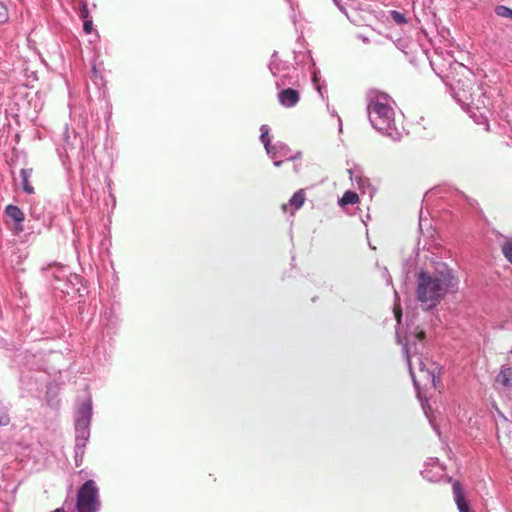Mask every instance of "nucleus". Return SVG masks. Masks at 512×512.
Returning <instances> with one entry per match:
<instances>
[{
	"label": "nucleus",
	"mask_w": 512,
	"mask_h": 512,
	"mask_svg": "<svg viewBox=\"0 0 512 512\" xmlns=\"http://www.w3.org/2000/svg\"><path fill=\"white\" fill-rule=\"evenodd\" d=\"M453 276L450 272H437L429 274L420 272L417 280L416 298L425 309L437 306L453 285Z\"/></svg>",
	"instance_id": "f257e3e1"
},
{
	"label": "nucleus",
	"mask_w": 512,
	"mask_h": 512,
	"mask_svg": "<svg viewBox=\"0 0 512 512\" xmlns=\"http://www.w3.org/2000/svg\"><path fill=\"white\" fill-rule=\"evenodd\" d=\"M367 111L372 126L380 131L388 129L394 119L390 97L375 90L369 93Z\"/></svg>",
	"instance_id": "f03ea898"
},
{
	"label": "nucleus",
	"mask_w": 512,
	"mask_h": 512,
	"mask_svg": "<svg viewBox=\"0 0 512 512\" xmlns=\"http://www.w3.org/2000/svg\"><path fill=\"white\" fill-rule=\"evenodd\" d=\"M408 366L415 383L417 382L415 375V369L417 368L419 372V380L423 382L424 385L430 383L434 388H438L440 385L441 367L436 362L420 356L416 357L415 361L408 357Z\"/></svg>",
	"instance_id": "7ed1b4c3"
},
{
	"label": "nucleus",
	"mask_w": 512,
	"mask_h": 512,
	"mask_svg": "<svg viewBox=\"0 0 512 512\" xmlns=\"http://www.w3.org/2000/svg\"><path fill=\"white\" fill-rule=\"evenodd\" d=\"M100 506L98 488L95 481H86L79 489L77 494L78 512H97Z\"/></svg>",
	"instance_id": "20e7f679"
},
{
	"label": "nucleus",
	"mask_w": 512,
	"mask_h": 512,
	"mask_svg": "<svg viewBox=\"0 0 512 512\" xmlns=\"http://www.w3.org/2000/svg\"><path fill=\"white\" fill-rule=\"evenodd\" d=\"M306 193L304 189H299L296 191L292 197L290 198L288 203H284L281 206V209L284 213H290L294 215L297 210H299L305 203Z\"/></svg>",
	"instance_id": "39448f33"
},
{
	"label": "nucleus",
	"mask_w": 512,
	"mask_h": 512,
	"mask_svg": "<svg viewBox=\"0 0 512 512\" xmlns=\"http://www.w3.org/2000/svg\"><path fill=\"white\" fill-rule=\"evenodd\" d=\"M300 100V94L292 88L283 89L278 93L279 103L287 108L294 107Z\"/></svg>",
	"instance_id": "423d86ee"
},
{
	"label": "nucleus",
	"mask_w": 512,
	"mask_h": 512,
	"mask_svg": "<svg viewBox=\"0 0 512 512\" xmlns=\"http://www.w3.org/2000/svg\"><path fill=\"white\" fill-rule=\"evenodd\" d=\"M454 500L459 512L471 511L468 501L465 498L464 489L459 481H455L452 486Z\"/></svg>",
	"instance_id": "0eeeda50"
},
{
	"label": "nucleus",
	"mask_w": 512,
	"mask_h": 512,
	"mask_svg": "<svg viewBox=\"0 0 512 512\" xmlns=\"http://www.w3.org/2000/svg\"><path fill=\"white\" fill-rule=\"evenodd\" d=\"M495 383L504 388H512V367L503 366L495 378Z\"/></svg>",
	"instance_id": "6e6552de"
},
{
	"label": "nucleus",
	"mask_w": 512,
	"mask_h": 512,
	"mask_svg": "<svg viewBox=\"0 0 512 512\" xmlns=\"http://www.w3.org/2000/svg\"><path fill=\"white\" fill-rule=\"evenodd\" d=\"M33 172V168H24L20 171L21 186L27 194H33L35 192L34 187L30 184V178Z\"/></svg>",
	"instance_id": "1a4fd4ad"
},
{
	"label": "nucleus",
	"mask_w": 512,
	"mask_h": 512,
	"mask_svg": "<svg viewBox=\"0 0 512 512\" xmlns=\"http://www.w3.org/2000/svg\"><path fill=\"white\" fill-rule=\"evenodd\" d=\"M5 212L9 218H11L17 223H21L24 221V213L17 206L8 205L5 209Z\"/></svg>",
	"instance_id": "9d476101"
},
{
	"label": "nucleus",
	"mask_w": 512,
	"mask_h": 512,
	"mask_svg": "<svg viewBox=\"0 0 512 512\" xmlns=\"http://www.w3.org/2000/svg\"><path fill=\"white\" fill-rule=\"evenodd\" d=\"M359 201H360L359 195L356 192L349 190L343 194V196L339 200V205L340 206H346L349 204L354 205V204L359 203Z\"/></svg>",
	"instance_id": "9b49d317"
},
{
	"label": "nucleus",
	"mask_w": 512,
	"mask_h": 512,
	"mask_svg": "<svg viewBox=\"0 0 512 512\" xmlns=\"http://www.w3.org/2000/svg\"><path fill=\"white\" fill-rule=\"evenodd\" d=\"M505 258L512 264V239L506 240L501 246Z\"/></svg>",
	"instance_id": "f8f14e48"
},
{
	"label": "nucleus",
	"mask_w": 512,
	"mask_h": 512,
	"mask_svg": "<svg viewBox=\"0 0 512 512\" xmlns=\"http://www.w3.org/2000/svg\"><path fill=\"white\" fill-rule=\"evenodd\" d=\"M495 13L500 17L512 19V9H510L507 6H503V5L497 6L495 9Z\"/></svg>",
	"instance_id": "ddd939ff"
},
{
	"label": "nucleus",
	"mask_w": 512,
	"mask_h": 512,
	"mask_svg": "<svg viewBox=\"0 0 512 512\" xmlns=\"http://www.w3.org/2000/svg\"><path fill=\"white\" fill-rule=\"evenodd\" d=\"M9 423V415L7 409L0 403V426L7 425Z\"/></svg>",
	"instance_id": "4468645a"
},
{
	"label": "nucleus",
	"mask_w": 512,
	"mask_h": 512,
	"mask_svg": "<svg viewBox=\"0 0 512 512\" xmlns=\"http://www.w3.org/2000/svg\"><path fill=\"white\" fill-rule=\"evenodd\" d=\"M391 17L397 24H405L407 22L405 16L398 11H391Z\"/></svg>",
	"instance_id": "2eb2a0df"
},
{
	"label": "nucleus",
	"mask_w": 512,
	"mask_h": 512,
	"mask_svg": "<svg viewBox=\"0 0 512 512\" xmlns=\"http://www.w3.org/2000/svg\"><path fill=\"white\" fill-rule=\"evenodd\" d=\"M261 141L262 143L265 145V148L267 149V151H269V143H270V138H269V135H268V129H265L264 130V126L262 127V134H261Z\"/></svg>",
	"instance_id": "dca6fc26"
},
{
	"label": "nucleus",
	"mask_w": 512,
	"mask_h": 512,
	"mask_svg": "<svg viewBox=\"0 0 512 512\" xmlns=\"http://www.w3.org/2000/svg\"><path fill=\"white\" fill-rule=\"evenodd\" d=\"M7 18V9L2 3H0V23L5 22Z\"/></svg>",
	"instance_id": "f3484780"
},
{
	"label": "nucleus",
	"mask_w": 512,
	"mask_h": 512,
	"mask_svg": "<svg viewBox=\"0 0 512 512\" xmlns=\"http://www.w3.org/2000/svg\"><path fill=\"white\" fill-rule=\"evenodd\" d=\"M93 29V22L91 20H85L83 24V30L86 34H90Z\"/></svg>",
	"instance_id": "a211bd4d"
},
{
	"label": "nucleus",
	"mask_w": 512,
	"mask_h": 512,
	"mask_svg": "<svg viewBox=\"0 0 512 512\" xmlns=\"http://www.w3.org/2000/svg\"><path fill=\"white\" fill-rule=\"evenodd\" d=\"M426 337V334L423 330H420L417 328L416 332H415V338L419 341H423Z\"/></svg>",
	"instance_id": "6ab92c4d"
},
{
	"label": "nucleus",
	"mask_w": 512,
	"mask_h": 512,
	"mask_svg": "<svg viewBox=\"0 0 512 512\" xmlns=\"http://www.w3.org/2000/svg\"><path fill=\"white\" fill-rule=\"evenodd\" d=\"M88 14H89V12H88L87 6L83 5L81 7V9H80V16H81V18L86 19L88 17Z\"/></svg>",
	"instance_id": "aec40b11"
},
{
	"label": "nucleus",
	"mask_w": 512,
	"mask_h": 512,
	"mask_svg": "<svg viewBox=\"0 0 512 512\" xmlns=\"http://www.w3.org/2000/svg\"><path fill=\"white\" fill-rule=\"evenodd\" d=\"M52 512H66V511H65V509H64V508H62V507H61V508H57V509H55V510H54V511H52Z\"/></svg>",
	"instance_id": "412c9836"
},
{
	"label": "nucleus",
	"mask_w": 512,
	"mask_h": 512,
	"mask_svg": "<svg viewBox=\"0 0 512 512\" xmlns=\"http://www.w3.org/2000/svg\"><path fill=\"white\" fill-rule=\"evenodd\" d=\"M282 162L281 161H278V162H275V165L279 166Z\"/></svg>",
	"instance_id": "4be33fe9"
},
{
	"label": "nucleus",
	"mask_w": 512,
	"mask_h": 512,
	"mask_svg": "<svg viewBox=\"0 0 512 512\" xmlns=\"http://www.w3.org/2000/svg\"><path fill=\"white\" fill-rule=\"evenodd\" d=\"M396 317L398 318V320L401 318V315L400 314H396Z\"/></svg>",
	"instance_id": "5701e85b"
}]
</instances>
